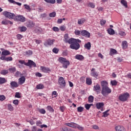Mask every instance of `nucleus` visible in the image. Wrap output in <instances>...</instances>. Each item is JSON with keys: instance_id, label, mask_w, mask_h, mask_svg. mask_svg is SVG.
Returning <instances> with one entry per match:
<instances>
[{"instance_id": "obj_1", "label": "nucleus", "mask_w": 131, "mask_h": 131, "mask_svg": "<svg viewBox=\"0 0 131 131\" xmlns=\"http://www.w3.org/2000/svg\"><path fill=\"white\" fill-rule=\"evenodd\" d=\"M101 94L104 96H107V95H109V94H111L112 91L108 87V82H107L106 81H102L101 82Z\"/></svg>"}, {"instance_id": "obj_2", "label": "nucleus", "mask_w": 131, "mask_h": 131, "mask_svg": "<svg viewBox=\"0 0 131 131\" xmlns=\"http://www.w3.org/2000/svg\"><path fill=\"white\" fill-rule=\"evenodd\" d=\"M69 43L71 45L70 46V48H71L72 50H77L80 48V45L79 43L76 42V41H74V40L71 38L70 39Z\"/></svg>"}, {"instance_id": "obj_3", "label": "nucleus", "mask_w": 131, "mask_h": 131, "mask_svg": "<svg viewBox=\"0 0 131 131\" xmlns=\"http://www.w3.org/2000/svg\"><path fill=\"white\" fill-rule=\"evenodd\" d=\"M58 61L62 64V67L64 69H67L68 68V66L70 65V61L69 60H67L66 58L64 57H59L58 59Z\"/></svg>"}, {"instance_id": "obj_4", "label": "nucleus", "mask_w": 131, "mask_h": 131, "mask_svg": "<svg viewBox=\"0 0 131 131\" xmlns=\"http://www.w3.org/2000/svg\"><path fill=\"white\" fill-rule=\"evenodd\" d=\"M18 63L24 64L25 66H28L29 67H36V63L31 60H28V62H25L24 60H19Z\"/></svg>"}, {"instance_id": "obj_5", "label": "nucleus", "mask_w": 131, "mask_h": 131, "mask_svg": "<svg viewBox=\"0 0 131 131\" xmlns=\"http://www.w3.org/2000/svg\"><path fill=\"white\" fill-rule=\"evenodd\" d=\"M2 14L4 16H5V17H6V18H8V19H12L13 20L15 19L16 15H15L14 13L5 11H4Z\"/></svg>"}, {"instance_id": "obj_6", "label": "nucleus", "mask_w": 131, "mask_h": 131, "mask_svg": "<svg viewBox=\"0 0 131 131\" xmlns=\"http://www.w3.org/2000/svg\"><path fill=\"white\" fill-rule=\"evenodd\" d=\"M129 97V94L127 93H124V94L120 95L119 97L120 101L122 102H125L127 100V99Z\"/></svg>"}, {"instance_id": "obj_7", "label": "nucleus", "mask_w": 131, "mask_h": 131, "mask_svg": "<svg viewBox=\"0 0 131 131\" xmlns=\"http://www.w3.org/2000/svg\"><path fill=\"white\" fill-rule=\"evenodd\" d=\"M14 21H17V22H25V21H26V18L22 15H15Z\"/></svg>"}, {"instance_id": "obj_8", "label": "nucleus", "mask_w": 131, "mask_h": 131, "mask_svg": "<svg viewBox=\"0 0 131 131\" xmlns=\"http://www.w3.org/2000/svg\"><path fill=\"white\" fill-rule=\"evenodd\" d=\"M58 83L62 88H65V86H66V82H65V80L62 77H59L58 79Z\"/></svg>"}, {"instance_id": "obj_9", "label": "nucleus", "mask_w": 131, "mask_h": 131, "mask_svg": "<svg viewBox=\"0 0 131 131\" xmlns=\"http://www.w3.org/2000/svg\"><path fill=\"white\" fill-rule=\"evenodd\" d=\"M55 41V40H51L50 39H47L45 42L44 45L46 47H48V46H52V45L54 44V42Z\"/></svg>"}, {"instance_id": "obj_10", "label": "nucleus", "mask_w": 131, "mask_h": 131, "mask_svg": "<svg viewBox=\"0 0 131 131\" xmlns=\"http://www.w3.org/2000/svg\"><path fill=\"white\" fill-rule=\"evenodd\" d=\"M93 91H94V92H96L97 94H100L101 86H100L99 84H97L96 85L94 86Z\"/></svg>"}, {"instance_id": "obj_11", "label": "nucleus", "mask_w": 131, "mask_h": 131, "mask_svg": "<svg viewBox=\"0 0 131 131\" xmlns=\"http://www.w3.org/2000/svg\"><path fill=\"white\" fill-rule=\"evenodd\" d=\"M40 69L43 72H45V73H49V72H51V71L50 68L45 67H40Z\"/></svg>"}, {"instance_id": "obj_12", "label": "nucleus", "mask_w": 131, "mask_h": 131, "mask_svg": "<svg viewBox=\"0 0 131 131\" xmlns=\"http://www.w3.org/2000/svg\"><path fill=\"white\" fill-rule=\"evenodd\" d=\"M25 80H26V78H25V76L21 77L18 79L19 84H20V85L23 84V83H24V82H25Z\"/></svg>"}, {"instance_id": "obj_13", "label": "nucleus", "mask_w": 131, "mask_h": 131, "mask_svg": "<svg viewBox=\"0 0 131 131\" xmlns=\"http://www.w3.org/2000/svg\"><path fill=\"white\" fill-rule=\"evenodd\" d=\"M11 88V89H14V88H18L19 86V84L16 81H11L10 82Z\"/></svg>"}, {"instance_id": "obj_14", "label": "nucleus", "mask_w": 131, "mask_h": 131, "mask_svg": "<svg viewBox=\"0 0 131 131\" xmlns=\"http://www.w3.org/2000/svg\"><path fill=\"white\" fill-rule=\"evenodd\" d=\"M116 131H125V128L123 126L118 125L115 127Z\"/></svg>"}, {"instance_id": "obj_15", "label": "nucleus", "mask_w": 131, "mask_h": 131, "mask_svg": "<svg viewBox=\"0 0 131 131\" xmlns=\"http://www.w3.org/2000/svg\"><path fill=\"white\" fill-rule=\"evenodd\" d=\"M104 102H98L96 104V107L97 109H101L104 107Z\"/></svg>"}, {"instance_id": "obj_16", "label": "nucleus", "mask_w": 131, "mask_h": 131, "mask_svg": "<svg viewBox=\"0 0 131 131\" xmlns=\"http://www.w3.org/2000/svg\"><path fill=\"white\" fill-rule=\"evenodd\" d=\"M66 125H67L68 126H70V127H74V128H76V125H77V124H76V123L72 122L71 123H66Z\"/></svg>"}, {"instance_id": "obj_17", "label": "nucleus", "mask_w": 131, "mask_h": 131, "mask_svg": "<svg viewBox=\"0 0 131 131\" xmlns=\"http://www.w3.org/2000/svg\"><path fill=\"white\" fill-rule=\"evenodd\" d=\"M110 27H111L110 28H108L107 30L108 33H115V31H114V30H113V25H110Z\"/></svg>"}, {"instance_id": "obj_18", "label": "nucleus", "mask_w": 131, "mask_h": 131, "mask_svg": "<svg viewBox=\"0 0 131 131\" xmlns=\"http://www.w3.org/2000/svg\"><path fill=\"white\" fill-rule=\"evenodd\" d=\"M32 54H33V52H32V51L28 50L25 53V56L26 57H29V56H32Z\"/></svg>"}, {"instance_id": "obj_19", "label": "nucleus", "mask_w": 131, "mask_h": 131, "mask_svg": "<svg viewBox=\"0 0 131 131\" xmlns=\"http://www.w3.org/2000/svg\"><path fill=\"white\" fill-rule=\"evenodd\" d=\"M2 24L4 25H8V24H10L12 25L13 24V22L9 20H5L2 21Z\"/></svg>"}, {"instance_id": "obj_20", "label": "nucleus", "mask_w": 131, "mask_h": 131, "mask_svg": "<svg viewBox=\"0 0 131 131\" xmlns=\"http://www.w3.org/2000/svg\"><path fill=\"white\" fill-rule=\"evenodd\" d=\"M2 56H9L11 55V52L8 50H4L2 52Z\"/></svg>"}, {"instance_id": "obj_21", "label": "nucleus", "mask_w": 131, "mask_h": 131, "mask_svg": "<svg viewBox=\"0 0 131 131\" xmlns=\"http://www.w3.org/2000/svg\"><path fill=\"white\" fill-rule=\"evenodd\" d=\"M115 54H117V51L113 48L111 49L110 53V56H113V55H115Z\"/></svg>"}, {"instance_id": "obj_22", "label": "nucleus", "mask_w": 131, "mask_h": 131, "mask_svg": "<svg viewBox=\"0 0 131 131\" xmlns=\"http://www.w3.org/2000/svg\"><path fill=\"white\" fill-rule=\"evenodd\" d=\"M75 59H76L77 60H79L80 61H82V60H83V59H84V57L81 55H76L75 56Z\"/></svg>"}, {"instance_id": "obj_23", "label": "nucleus", "mask_w": 131, "mask_h": 131, "mask_svg": "<svg viewBox=\"0 0 131 131\" xmlns=\"http://www.w3.org/2000/svg\"><path fill=\"white\" fill-rule=\"evenodd\" d=\"M75 33H90V32H88L86 30L79 31L76 30L75 31Z\"/></svg>"}, {"instance_id": "obj_24", "label": "nucleus", "mask_w": 131, "mask_h": 131, "mask_svg": "<svg viewBox=\"0 0 131 131\" xmlns=\"http://www.w3.org/2000/svg\"><path fill=\"white\" fill-rule=\"evenodd\" d=\"M122 49L123 50L126 49L127 48V42L126 41H123L122 43Z\"/></svg>"}, {"instance_id": "obj_25", "label": "nucleus", "mask_w": 131, "mask_h": 131, "mask_svg": "<svg viewBox=\"0 0 131 131\" xmlns=\"http://www.w3.org/2000/svg\"><path fill=\"white\" fill-rule=\"evenodd\" d=\"M64 41L66 42H68V43H69V41L70 40V39H69V37L68 36V34H66L64 36Z\"/></svg>"}, {"instance_id": "obj_26", "label": "nucleus", "mask_w": 131, "mask_h": 131, "mask_svg": "<svg viewBox=\"0 0 131 131\" xmlns=\"http://www.w3.org/2000/svg\"><path fill=\"white\" fill-rule=\"evenodd\" d=\"M121 4L125 8H127V2L125 0H121Z\"/></svg>"}, {"instance_id": "obj_27", "label": "nucleus", "mask_w": 131, "mask_h": 131, "mask_svg": "<svg viewBox=\"0 0 131 131\" xmlns=\"http://www.w3.org/2000/svg\"><path fill=\"white\" fill-rule=\"evenodd\" d=\"M9 73V71L8 70H3L1 71V74L2 75H7Z\"/></svg>"}, {"instance_id": "obj_28", "label": "nucleus", "mask_w": 131, "mask_h": 131, "mask_svg": "<svg viewBox=\"0 0 131 131\" xmlns=\"http://www.w3.org/2000/svg\"><path fill=\"white\" fill-rule=\"evenodd\" d=\"M24 7H25V9H26V10H27L28 12H31V8H30V6L27 4H25L24 5Z\"/></svg>"}, {"instance_id": "obj_29", "label": "nucleus", "mask_w": 131, "mask_h": 131, "mask_svg": "<svg viewBox=\"0 0 131 131\" xmlns=\"http://www.w3.org/2000/svg\"><path fill=\"white\" fill-rule=\"evenodd\" d=\"M91 43L90 42L84 45V48L87 50H91Z\"/></svg>"}, {"instance_id": "obj_30", "label": "nucleus", "mask_w": 131, "mask_h": 131, "mask_svg": "<svg viewBox=\"0 0 131 131\" xmlns=\"http://www.w3.org/2000/svg\"><path fill=\"white\" fill-rule=\"evenodd\" d=\"M7 80L6 78L0 77V84H3V83H6Z\"/></svg>"}, {"instance_id": "obj_31", "label": "nucleus", "mask_w": 131, "mask_h": 131, "mask_svg": "<svg viewBox=\"0 0 131 131\" xmlns=\"http://www.w3.org/2000/svg\"><path fill=\"white\" fill-rule=\"evenodd\" d=\"M88 101L89 103H93L94 102V96L90 95L88 98Z\"/></svg>"}, {"instance_id": "obj_32", "label": "nucleus", "mask_w": 131, "mask_h": 131, "mask_svg": "<svg viewBox=\"0 0 131 131\" xmlns=\"http://www.w3.org/2000/svg\"><path fill=\"white\" fill-rule=\"evenodd\" d=\"M46 3L48 4H55L56 3V0H44Z\"/></svg>"}, {"instance_id": "obj_33", "label": "nucleus", "mask_w": 131, "mask_h": 131, "mask_svg": "<svg viewBox=\"0 0 131 131\" xmlns=\"http://www.w3.org/2000/svg\"><path fill=\"white\" fill-rule=\"evenodd\" d=\"M84 21H85V20L84 18L78 19V24H79V25L81 24H83V23H84Z\"/></svg>"}, {"instance_id": "obj_34", "label": "nucleus", "mask_w": 131, "mask_h": 131, "mask_svg": "<svg viewBox=\"0 0 131 131\" xmlns=\"http://www.w3.org/2000/svg\"><path fill=\"white\" fill-rule=\"evenodd\" d=\"M86 83L88 84V85H91V84H92V79L87 78L86 79Z\"/></svg>"}, {"instance_id": "obj_35", "label": "nucleus", "mask_w": 131, "mask_h": 131, "mask_svg": "<svg viewBox=\"0 0 131 131\" xmlns=\"http://www.w3.org/2000/svg\"><path fill=\"white\" fill-rule=\"evenodd\" d=\"M92 76H93L94 77H98V76L99 74H98V72H92L91 73Z\"/></svg>"}, {"instance_id": "obj_36", "label": "nucleus", "mask_w": 131, "mask_h": 131, "mask_svg": "<svg viewBox=\"0 0 131 131\" xmlns=\"http://www.w3.org/2000/svg\"><path fill=\"white\" fill-rule=\"evenodd\" d=\"M43 88H45L43 85L40 84L37 85V86H36V88L37 89V90H42V89H43Z\"/></svg>"}, {"instance_id": "obj_37", "label": "nucleus", "mask_w": 131, "mask_h": 131, "mask_svg": "<svg viewBox=\"0 0 131 131\" xmlns=\"http://www.w3.org/2000/svg\"><path fill=\"white\" fill-rule=\"evenodd\" d=\"M82 36H84L85 37H91V33H82Z\"/></svg>"}, {"instance_id": "obj_38", "label": "nucleus", "mask_w": 131, "mask_h": 131, "mask_svg": "<svg viewBox=\"0 0 131 131\" xmlns=\"http://www.w3.org/2000/svg\"><path fill=\"white\" fill-rule=\"evenodd\" d=\"M49 17H51V18H54L56 17V13L55 12L50 13L49 14Z\"/></svg>"}, {"instance_id": "obj_39", "label": "nucleus", "mask_w": 131, "mask_h": 131, "mask_svg": "<svg viewBox=\"0 0 131 131\" xmlns=\"http://www.w3.org/2000/svg\"><path fill=\"white\" fill-rule=\"evenodd\" d=\"M8 110H10V111H13L14 110V107L12 105V104H8Z\"/></svg>"}, {"instance_id": "obj_40", "label": "nucleus", "mask_w": 131, "mask_h": 131, "mask_svg": "<svg viewBox=\"0 0 131 131\" xmlns=\"http://www.w3.org/2000/svg\"><path fill=\"white\" fill-rule=\"evenodd\" d=\"M52 52L53 53H54V54H58V53L59 52V49L56 48H53Z\"/></svg>"}, {"instance_id": "obj_41", "label": "nucleus", "mask_w": 131, "mask_h": 131, "mask_svg": "<svg viewBox=\"0 0 131 131\" xmlns=\"http://www.w3.org/2000/svg\"><path fill=\"white\" fill-rule=\"evenodd\" d=\"M111 83L112 85H113V86L117 85V81H116V80H115L111 81Z\"/></svg>"}, {"instance_id": "obj_42", "label": "nucleus", "mask_w": 131, "mask_h": 131, "mask_svg": "<svg viewBox=\"0 0 131 131\" xmlns=\"http://www.w3.org/2000/svg\"><path fill=\"white\" fill-rule=\"evenodd\" d=\"M47 109L50 112H54V109H53V107L50 105L47 106Z\"/></svg>"}, {"instance_id": "obj_43", "label": "nucleus", "mask_w": 131, "mask_h": 131, "mask_svg": "<svg viewBox=\"0 0 131 131\" xmlns=\"http://www.w3.org/2000/svg\"><path fill=\"white\" fill-rule=\"evenodd\" d=\"M89 7H90V8H92V9H94L96 6L95 4L93 3H89L88 5Z\"/></svg>"}, {"instance_id": "obj_44", "label": "nucleus", "mask_w": 131, "mask_h": 131, "mask_svg": "<svg viewBox=\"0 0 131 131\" xmlns=\"http://www.w3.org/2000/svg\"><path fill=\"white\" fill-rule=\"evenodd\" d=\"M39 112L41 114H46V110L43 108H40L39 109Z\"/></svg>"}, {"instance_id": "obj_45", "label": "nucleus", "mask_w": 131, "mask_h": 131, "mask_svg": "<svg viewBox=\"0 0 131 131\" xmlns=\"http://www.w3.org/2000/svg\"><path fill=\"white\" fill-rule=\"evenodd\" d=\"M83 107L80 106L77 108V111L78 112H82V111H83Z\"/></svg>"}, {"instance_id": "obj_46", "label": "nucleus", "mask_w": 131, "mask_h": 131, "mask_svg": "<svg viewBox=\"0 0 131 131\" xmlns=\"http://www.w3.org/2000/svg\"><path fill=\"white\" fill-rule=\"evenodd\" d=\"M9 70L10 72H11V73H13V72H15L16 71V68H12L9 69Z\"/></svg>"}, {"instance_id": "obj_47", "label": "nucleus", "mask_w": 131, "mask_h": 131, "mask_svg": "<svg viewBox=\"0 0 131 131\" xmlns=\"http://www.w3.org/2000/svg\"><path fill=\"white\" fill-rule=\"evenodd\" d=\"M15 98H18V99H20V98H21V95H20V93L16 92L15 93Z\"/></svg>"}, {"instance_id": "obj_48", "label": "nucleus", "mask_w": 131, "mask_h": 131, "mask_svg": "<svg viewBox=\"0 0 131 131\" xmlns=\"http://www.w3.org/2000/svg\"><path fill=\"white\" fill-rule=\"evenodd\" d=\"M13 103L17 106L19 105V100L18 99L14 100Z\"/></svg>"}, {"instance_id": "obj_49", "label": "nucleus", "mask_w": 131, "mask_h": 131, "mask_svg": "<svg viewBox=\"0 0 131 131\" xmlns=\"http://www.w3.org/2000/svg\"><path fill=\"white\" fill-rule=\"evenodd\" d=\"M6 100V97L5 95H0V101H5Z\"/></svg>"}, {"instance_id": "obj_50", "label": "nucleus", "mask_w": 131, "mask_h": 131, "mask_svg": "<svg viewBox=\"0 0 131 131\" xmlns=\"http://www.w3.org/2000/svg\"><path fill=\"white\" fill-rule=\"evenodd\" d=\"M60 30H61V31H64V30H66V27L65 26H61L60 28H59Z\"/></svg>"}, {"instance_id": "obj_51", "label": "nucleus", "mask_w": 131, "mask_h": 131, "mask_svg": "<svg viewBox=\"0 0 131 131\" xmlns=\"http://www.w3.org/2000/svg\"><path fill=\"white\" fill-rule=\"evenodd\" d=\"M27 29V28L26 27H22L20 28V31L21 32H24V31H26Z\"/></svg>"}, {"instance_id": "obj_52", "label": "nucleus", "mask_w": 131, "mask_h": 131, "mask_svg": "<svg viewBox=\"0 0 131 131\" xmlns=\"http://www.w3.org/2000/svg\"><path fill=\"white\" fill-rule=\"evenodd\" d=\"M85 108L86 109V110H90V108H91V105H90V104H85Z\"/></svg>"}, {"instance_id": "obj_53", "label": "nucleus", "mask_w": 131, "mask_h": 131, "mask_svg": "<svg viewBox=\"0 0 131 131\" xmlns=\"http://www.w3.org/2000/svg\"><path fill=\"white\" fill-rule=\"evenodd\" d=\"M13 60V58L12 57H6L5 61H12Z\"/></svg>"}, {"instance_id": "obj_54", "label": "nucleus", "mask_w": 131, "mask_h": 131, "mask_svg": "<svg viewBox=\"0 0 131 131\" xmlns=\"http://www.w3.org/2000/svg\"><path fill=\"white\" fill-rule=\"evenodd\" d=\"M16 37L17 38V39H21V38H22V37H23V36H22V35L21 34H17L16 35Z\"/></svg>"}, {"instance_id": "obj_55", "label": "nucleus", "mask_w": 131, "mask_h": 131, "mask_svg": "<svg viewBox=\"0 0 131 131\" xmlns=\"http://www.w3.org/2000/svg\"><path fill=\"white\" fill-rule=\"evenodd\" d=\"M53 31H55V32L57 31H59V28L57 27H54L53 28Z\"/></svg>"}, {"instance_id": "obj_56", "label": "nucleus", "mask_w": 131, "mask_h": 131, "mask_svg": "<svg viewBox=\"0 0 131 131\" xmlns=\"http://www.w3.org/2000/svg\"><path fill=\"white\" fill-rule=\"evenodd\" d=\"M100 24L101 25H105L106 24V20L103 19L100 20Z\"/></svg>"}, {"instance_id": "obj_57", "label": "nucleus", "mask_w": 131, "mask_h": 131, "mask_svg": "<svg viewBox=\"0 0 131 131\" xmlns=\"http://www.w3.org/2000/svg\"><path fill=\"white\" fill-rule=\"evenodd\" d=\"M103 116H102V117H107V116H108L109 115V114L108 113H105V112H103Z\"/></svg>"}, {"instance_id": "obj_58", "label": "nucleus", "mask_w": 131, "mask_h": 131, "mask_svg": "<svg viewBox=\"0 0 131 131\" xmlns=\"http://www.w3.org/2000/svg\"><path fill=\"white\" fill-rule=\"evenodd\" d=\"M19 75H22V74H21L19 71H17L16 73H15V76L16 77H18Z\"/></svg>"}, {"instance_id": "obj_59", "label": "nucleus", "mask_w": 131, "mask_h": 131, "mask_svg": "<svg viewBox=\"0 0 131 131\" xmlns=\"http://www.w3.org/2000/svg\"><path fill=\"white\" fill-rule=\"evenodd\" d=\"M71 39H72L73 40H74V41H76L77 43L81 42V41L78 39H74V38H71Z\"/></svg>"}, {"instance_id": "obj_60", "label": "nucleus", "mask_w": 131, "mask_h": 131, "mask_svg": "<svg viewBox=\"0 0 131 131\" xmlns=\"http://www.w3.org/2000/svg\"><path fill=\"white\" fill-rule=\"evenodd\" d=\"M41 18H46L47 17V14L46 13H42L40 14Z\"/></svg>"}, {"instance_id": "obj_61", "label": "nucleus", "mask_w": 131, "mask_h": 131, "mask_svg": "<svg viewBox=\"0 0 131 131\" xmlns=\"http://www.w3.org/2000/svg\"><path fill=\"white\" fill-rule=\"evenodd\" d=\"M8 2H9V3H10V4H13L14 5H15V4L16 3V2L14 0H8Z\"/></svg>"}, {"instance_id": "obj_62", "label": "nucleus", "mask_w": 131, "mask_h": 131, "mask_svg": "<svg viewBox=\"0 0 131 131\" xmlns=\"http://www.w3.org/2000/svg\"><path fill=\"white\" fill-rule=\"evenodd\" d=\"M93 128H94V129H99V126L97 125H94L93 126Z\"/></svg>"}, {"instance_id": "obj_63", "label": "nucleus", "mask_w": 131, "mask_h": 131, "mask_svg": "<svg viewBox=\"0 0 131 131\" xmlns=\"http://www.w3.org/2000/svg\"><path fill=\"white\" fill-rule=\"evenodd\" d=\"M36 76H38V77H41L42 75L40 73H36Z\"/></svg>"}, {"instance_id": "obj_64", "label": "nucleus", "mask_w": 131, "mask_h": 131, "mask_svg": "<svg viewBox=\"0 0 131 131\" xmlns=\"http://www.w3.org/2000/svg\"><path fill=\"white\" fill-rule=\"evenodd\" d=\"M62 129L64 131H69V129H68L67 127H65V126L62 128Z\"/></svg>"}]
</instances>
